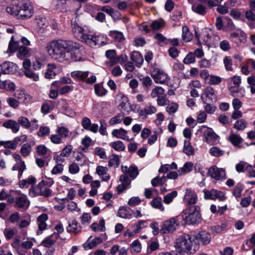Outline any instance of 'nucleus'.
<instances>
[{"mask_svg": "<svg viewBox=\"0 0 255 255\" xmlns=\"http://www.w3.org/2000/svg\"><path fill=\"white\" fill-rule=\"evenodd\" d=\"M109 35L118 42L122 41L124 39V36L123 33L118 31H111L110 32Z\"/></svg>", "mask_w": 255, "mask_h": 255, "instance_id": "7c9ffc66", "label": "nucleus"}, {"mask_svg": "<svg viewBox=\"0 0 255 255\" xmlns=\"http://www.w3.org/2000/svg\"><path fill=\"white\" fill-rule=\"evenodd\" d=\"M195 242L198 245V241L200 240L203 245H207L210 242L211 236L206 231H201L196 236H194Z\"/></svg>", "mask_w": 255, "mask_h": 255, "instance_id": "4468645a", "label": "nucleus"}, {"mask_svg": "<svg viewBox=\"0 0 255 255\" xmlns=\"http://www.w3.org/2000/svg\"><path fill=\"white\" fill-rule=\"evenodd\" d=\"M247 123L244 119L239 120L234 124V128L237 130H243L246 128Z\"/></svg>", "mask_w": 255, "mask_h": 255, "instance_id": "79ce46f5", "label": "nucleus"}, {"mask_svg": "<svg viewBox=\"0 0 255 255\" xmlns=\"http://www.w3.org/2000/svg\"><path fill=\"white\" fill-rule=\"evenodd\" d=\"M141 250V245L138 240L134 241L131 245L130 251L131 253H137Z\"/></svg>", "mask_w": 255, "mask_h": 255, "instance_id": "4c0bfd02", "label": "nucleus"}, {"mask_svg": "<svg viewBox=\"0 0 255 255\" xmlns=\"http://www.w3.org/2000/svg\"><path fill=\"white\" fill-rule=\"evenodd\" d=\"M14 36L12 35L9 43L8 50L10 53H13L16 51L19 47L18 42L13 41Z\"/></svg>", "mask_w": 255, "mask_h": 255, "instance_id": "72a5a7b5", "label": "nucleus"}, {"mask_svg": "<svg viewBox=\"0 0 255 255\" xmlns=\"http://www.w3.org/2000/svg\"><path fill=\"white\" fill-rule=\"evenodd\" d=\"M48 219V216L45 213H42L37 218L38 229L36 231L37 235H40L42 232L47 228V224L45 222Z\"/></svg>", "mask_w": 255, "mask_h": 255, "instance_id": "ddd939ff", "label": "nucleus"}, {"mask_svg": "<svg viewBox=\"0 0 255 255\" xmlns=\"http://www.w3.org/2000/svg\"><path fill=\"white\" fill-rule=\"evenodd\" d=\"M77 223H73L72 224H69L68 227H67V230L69 233H78L80 231V229L77 227Z\"/></svg>", "mask_w": 255, "mask_h": 255, "instance_id": "13d9d810", "label": "nucleus"}, {"mask_svg": "<svg viewBox=\"0 0 255 255\" xmlns=\"http://www.w3.org/2000/svg\"><path fill=\"white\" fill-rule=\"evenodd\" d=\"M205 141L210 144H216L219 142V136L213 130L209 128L204 132Z\"/></svg>", "mask_w": 255, "mask_h": 255, "instance_id": "9d476101", "label": "nucleus"}, {"mask_svg": "<svg viewBox=\"0 0 255 255\" xmlns=\"http://www.w3.org/2000/svg\"><path fill=\"white\" fill-rule=\"evenodd\" d=\"M128 174L131 178L134 179L138 174L137 167L136 166H130Z\"/></svg>", "mask_w": 255, "mask_h": 255, "instance_id": "5fc2aeb1", "label": "nucleus"}, {"mask_svg": "<svg viewBox=\"0 0 255 255\" xmlns=\"http://www.w3.org/2000/svg\"><path fill=\"white\" fill-rule=\"evenodd\" d=\"M116 51L115 50H108L106 52V56L111 60L113 65H114V60L116 58Z\"/></svg>", "mask_w": 255, "mask_h": 255, "instance_id": "603ef678", "label": "nucleus"}, {"mask_svg": "<svg viewBox=\"0 0 255 255\" xmlns=\"http://www.w3.org/2000/svg\"><path fill=\"white\" fill-rule=\"evenodd\" d=\"M17 67L13 62L6 61L0 64V71L3 74H12L16 72Z\"/></svg>", "mask_w": 255, "mask_h": 255, "instance_id": "1a4fd4ad", "label": "nucleus"}, {"mask_svg": "<svg viewBox=\"0 0 255 255\" xmlns=\"http://www.w3.org/2000/svg\"><path fill=\"white\" fill-rule=\"evenodd\" d=\"M81 124L83 128L88 130L91 127L92 123L89 118L85 117L83 118Z\"/></svg>", "mask_w": 255, "mask_h": 255, "instance_id": "0e129e2a", "label": "nucleus"}, {"mask_svg": "<svg viewBox=\"0 0 255 255\" xmlns=\"http://www.w3.org/2000/svg\"><path fill=\"white\" fill-rule=\"evenodd\" d=\"M128 131L124 129L123 128H120L119 129H114L112 131V135L114 136H115L119 138H121L123 139H126L125 137H124V136L126 135Z\"/></svg>", "mask_w": 255, "mask_h": 255, "instance_id": "c85d7f7f", "label": "nucleus"}, {"mask_svg": "<svg viewBox=\"0 0 255 255\" xmlns=\"http://www.w3.org/2000/svg\"><path fill=\"white\" fill-rule=\"evenodd\" d=\"M24 74L27 77L32 79L35 81H37L39 79L38 75L30 70L25 71Z\"/></svg>", "mask_w": 255, "mask_h": 255, "instance_id": "4d7b16f0", "label": "nucleus"}, {"mask_svg": "<svg viewBox=\"0 0 255 255\" xmlns=\"http://www.w3.org/2000/svg\"><path fill=\"white\" fill-rule=\"evenodd\" d=\"M85 42L89 44L90 46H100L102 43H104L103 42L100 43L99 42V36L96 35H89L88 39H86Z\"/></svg>", "mask_w": 255, "mask_h": 255, "instance_id": "b1692460", "label": "nucleus"}, {"mask_svg": "<svg viewBox=\"0 0 255 255\" xmlns=\"http://www.w3.org/2000/svg\"><path fill=\"white\" fill-rule=\"evenodd\" d=\"M0 145H3L6 148L12 149H15L17 147L13 139L12 140H7L5 141H0Z\"/></svg>", "mask_w": 255, "mask_h": 255, "instance_id": "a18cd8bd", "label": "nucleus"}, {"mask_svg": "<svg viewBox=\"0 0 255 255\" xmlns=\"http://www.w3.org/2000/svg\"><path fill=\"white\" fill-rule=\"evenodd\" d=\"M130 211H131V209L129 207H120L118 210V216L123 218L130 219L132 217Z\"/></svg>", "mask_w": 255, "mask_h": 255, "instance_id": "5701e85b", "label": "nucleus"}, {"mask_svg": "<svg viewBox=\"0 0 255 255\" xmlns=\"http://www.w3.org/2000/svg\"><path fill=\"white\" fill-rule=\"evenodd\" d=\"M56 159L57 164L53 168L51 171V173L53 174H57L62 173L63 170V165L58 163V161H62L60 156H57L56 157H54Z\"/></svg>", "mask_w": 255, "mask_h": 255, "instance_id": "393cba45", "label": "nucleus"}, {"mask_svg": "<svg viewBox=\"0 0 255 255\" xmlns=\"http://www.w3.org/2000/svg\"><path fill=\"white\" fill-rule=\"evenodd\" d=\"M27 139V136L25 134H22L18 136L15 137L14 139V142L16 145L21 144L22 142L25 141Z\"/></svg>", "mask_w": 255, "mask_h": 255, "instance_id": "680f3d73", "label": "nucleus"}, {"mask_svg": "<svg viewBox=\"0 0 255 255\" xmlns=\"http://www.w3.org/2000/svg\"><path fill=\"white\" fill-rule=\"evenodd\" d=\"M251 9L245 12V17L249 21L254 22L255 21V14Z\"/></svg>", "mask_w": 255, "mask_h": 255, "instance_id": "e2e57ef3", "label": "nucleus"}, {"mask_svg": "<svg viewBox=\"0 0 255 255\" xmlns=\"http://www.w3.org/2000/svg\"><path fill=\"white\" fill-rule=\"evenodd\" d=\"M124 117V114L123 113H119L117 116L112 118L109 122V124L111 125H115L117 124L120 123Z\"/></svg>", "mask_w": 255, "mask_h": 255, "instance_id": "37998d69", "label": "nucleus"}, {"mask_svg": "<svg viewBox=\"0 0 255 255\" xmlns=\"http://www.w3.org/2000/svg\"><path fill=\"white\" fill-rule=\"evenodd\" d=\"M152 77L156 83L163 84L168 79L167 74L159 70H157L155 74L152 75Z\"/></svg>", "mask_w": 255, "mask_h": 255, "instance_id": "a211bd4d", "label": "nucleus"}, {"mask_svg": "<svg viewBox=\"0 0 255 255\" xmlns=\"http://www.w3.org/2000/svg\"><path fill=\"white\" fill-rule=\"evenodd\" d=\"M127 60L128 57L127 55L125 54H122L120 56L116 57V59L114 60V65L118 63L122 64L125 62Z\"/></svg>", "mask_w": 255, "mask_h": 255, "instance_id": "69168bd1", "label": "nucleus"}, {"mask_svg": "<svg viewBox=\"0 0 255 255\" xmlns=\"http://www.w3.org/2000/svg\"><path fill=\"white\" fill-rule=\"evenodd\" d=\"M6 102L8 105L12 108L16 109L19 106V102L13 98H8Z\"/></svg>", "mask_w": 255, "mask_h": 255, "instance_id": "bf43d9fd", "label": "nucleus"}, {"mask_svg": "<svg viewBox=\"0 0 255 255\" xmlns=\"http://www.w3.org/2000/svg\"><path fill=\"white\" fill-rule=\"evenodd\" d=\"M120 164L119 156L116 154H113L111 156L109 161L108 165L110 167L115 166L118 167Z\"/></svg>", "mask_w": 255, "mask_h": 255, "instance_id": "c756f323", "label": "nucleus"}, {"mask_svg": "<svg viewBox=\"0 0 255 255\" xmlns=\"http://www.w3.org/2000/svg\"><path fill=\"white\" fill-rule=\"evenodd\" d=\"M43 182H39L36 186H32L29 189L28 194L31 197H34L37 196H41L42 189L43 187L42 185Z\"/></svg>", "mask_w": 255, "mask_h": 255, "instance_id": "aec40b11", "label": "nucleus"}, {"mask_svg": "<svg viewBox=\"0 0 255 255\" xmlns=\"http://www.w3.org/2000/svg\"><path fill=\"white\" fill-rule=\"evenodd\" d=\"M210 153L214 156L218 157L223 155L224 153V151L216 146H214L210 148Z\"/></svg>", "mask_w": 255, "mask_h": 255, "instance_id": "49530a36", "label": "nucleus"}, {"mask_svg": "<svg viewBox=\"0 0 255 255\" xmlns=\"http://www.w3.org/2000/svg\"><path fill=\"white\" fill-rule=\"evenodd\" d=\"M244 189V185L242 183H238L235 187L233 194L236 198H240L241 196V193Z\"/></svg>", "mask_w": 255, "mask_h": 255, "instance_id": "a19ab883", "label": "nucleus"}, {"mask_svg": "<svg viewBox=\"0 0 255 255\" xmlns=\"http://www.w3.org/2000/svg\"><path fill=\"white\" fill-rule=\"evenodd\" d=\"M31 150V145L28 143H25L21 147L20 153L23 156L26 157L30 154Z\"/></svg>", "mask_w": 255, "mask_h": 255, "instance_id": "e433bc0d", "label": "nucleus"}, {"mask_svg": "<svg viewBox=\"0 0 255 255\" xmlns=\"http://www.w3.org/2000/svg\"><path fill=\"white\" fill-rule=\"evenodd\" d=\"M221 82V77L214 75H210L207 83L210 85H218Z\"/></svg>", "mask_w": 255, "mask_h": 255, "instance_id": "de8ad7c7", "label": "nucleus"}, {"mask_svg": "<svg viewBox=\"0 0 255 255\" xmlns=\"http://www.w3.org/2000/svg\"><path fill=\"white\" fill-rule=\"evenodd\" d=\"M195 62V57L193 53L189 52L183 60V62L185 64L193 63Z\"/></svg>", "mask_w": 255, "mask_h": 255, "instance_id": "3c124183", "label": "nucleus"}, {"mask_svg": "<svg viewBox=\"0 0 255 255\" xmlns=\"http://www.w3.org/2000/svg\"><path fill=\"white\" fill-rule=\"evenodd\" d=\"M192 10L195 12L201 15H205L206 13L205 7L201 4L197 5L196 6H193Z\"/></svg>", "mask_w": 255, "mask_h": 255, "instance_id": "09e8293b", "label": "nucleus"}, {"mask_svg": "<svg viewBox=\"0 0 255 255\" xmlns=\"http://www.w3.org/2000/svg\"><path fill=\"white\" fill-rule=\"evenodd\" d=\"M182 30L183 39L186 41H189L191 39V36L189 33L187 32L189 30L188 27L184 26L182 27Z\"/></svg>", "mask_w": 255, "mask_h": 255, "instance_id": "6e6d98bb", "label": "nucleus"}, {"mask_svg": "<svg viewBox=\"0 0 255 255\" xmlns=\"http://www.w3.org/2000/svg\"><path fill=\"white\" fill-rule=\"evenodd\" d=\"M139 81L141 82L142 85L148 88L152 84V81L151 78L148 76H142L139 78Z\"/></svg>", "mask_w": 255, "mask_h": 255, "instance_id": "ea45409f", "label": "nucleus"}, {"mask_svg": "<svg viewBox=\"0 0 255 255\" xmlns=\"http://www.w3.org/2000/svg\"><path fill=\"white\" fill-rule=\"evenodd\" d=\"M58 238V233H54L51 236L46 237L41 243V245L46 247L52 246Z\"/></svg>", "mask_w": 255, "mask_h": 255, "instance_id": "6ab92c4d", "label": "nucleus"}, {"mask_svg": "<svg viewBox=\"0 0 255 255\" xmlns=\"http://www.w3.org/2000/svg\"><path fill=\"white\" fill-rule=\"evenodd\" d=\"M15 193L17 195L15 196V206L23 211L27 210L30 205V201L27 196L21 193L20 191H16Z\"/></svg>", "mask_w": 255, "mask_h": 255, "instance_id": "423d86ee", "label": "nucleus"}, {"mask_svg": "<svg viewBox=\"0 0 255 255\" xmlns=\"http://www.w3.org/2000/svg\"><path fill=\"white\" fill-rule=\"evenodd\" d=\"M162 199L161 197H157L154 198L151 202V204L152 207L160 209L161 211H163L164 208L161 203Z\"/></svg>", "mask_w": 255, "mask_h": 255, "instance_id": "473e14b6", "label": "nucleus"}, {"mask_svg": "<svg viewBox=\"0 0 255 255\" xmlns=\"http://www.w3.org/2000/svg\"><path fill=\"white\" fill-rule=\"evenodd\" d=\"M194 236L185 234L178 238L175 242L176 251L180 254H194L198 250L199 245L195 242Z\"/></svg>", "mask_w": 255, "mask_h": 255, "instance_id": "f03ea898", "label": "nucleus"}, {"mask_svg": "<svg viewBox=\"0 0 255 255\" xmlns=\"http://www.w3.org/2000/svg\"><path fill=\"white\" fill-rule=\"evenodd\" d=\"M120 181L122 183L119 185L117 187L118 194H121L124 190L128 188L130 186L131 181L129 179L128 175L127 174H123L120 177Z\"/></svg>", "mask_w": 255, "mask_h": 255, "instance_id": "9b49d317", "label": "nucleus"}, {"mask_svg": "<svg viewBox=\"0 0 255 255\" xmlns=\"http://www.w3.org/2000/svg\"><path fill=\"white\" fill-rule=\"evenodd\" d=\"M208 174L212 178L218 180H224L226 178L225 170L223 168H218L216 166H213L209 169Z\"/></svg>", "mask_w": 255, "mask_h": 255, "instance_id": "6e6552de", "label": "nucleus"}, {"mask_svg": "<svg viewBox=\"0 0 255 255\" xmlns=\"http://www.w3.org/2000/svg\"><path fill=\"white\" fill-rule=\"evenodd\" d=\"M110 145L117 151H124L125 149V146L123 142L120 140L111 143Z\"/></svg>", "mask_w": 255, "mask_h": 255, "instance_id": "f704fd0d", "label": "nucleus"}, {"mask_svg": "<svg viewBox=\"0 0 255 255\" xmlns=\"http://www.w3.org/2000/svg\"><path fill=\"white\" fill-rule=\"evenodd\" d=\"M52 109V107L48 103H43L41 107V112L44 114L49 113Z\"/></svg>", "mask_w": 255, "mask_h": 255, "instance_id": "774afa93", "label": "nucleus"}, {"mask_svg": "<svg viewBox=\"0 0 255 255\" xmlns=\"http://www.w3.org/2000/svg\"><path fill=\"white\" fill-rule=\"evenodd\" d=\"M47 51L51 57L60 62L64 60V43L62 40H53L47 43Z\"/></svg>", "mask_w": 255, "mask_h": 255, "instance_id": "7ed1b4c3", "label": "nucleus"}, {"mask_svg": "<svg viewBox=\"0 0 255 255\" xmlns=\"http://www.w3.org/2000/svg\"><path fill=\"white\" fill-rule=\"evenodd\" d=\"M180 222L176 218L173 217L165 221L160 226V233L161 234H167L173 233L177 227L179 226Z\"/></svg>", "mask_w": 255, "mask_h": 255, "instance_id": "39448f33", "label": "nucleus"}, {"mask_svg": "<svg viewBox=\"0 0 255 255\" xmlns=\"http://www.w3.org/2000/svg\"><path fill=\"white\" fill-rule=\"evenodd\" d=\"M131 60L135 63V65L139 67L143 62V58L141 53L138 51H133L130 55Z\"/></svg>", "mask_w": 255, "mask_h": 255, "instance_id": "f3484780", "label": "nucleus"}, {"mask_svg": "<svg viewBox=\"0 0 255 255\" xmlns=\"http://www.w3.org/2000/svg\"><path fill=\"white\" fill-rule=\"evenodd\" d=\"M228 140L235 146H238L243 141L240 136L233 133L230 134Z\"/></svg>", "mask_w": 255, "mask_h": 255, "instance_id": "a878e982", "label": "nucleus"}, {"mask_svg": "<svg viewBox=\"0 0 255 255\" xmlns=\"http://www.w3.org/2000/svg\"><path fill=\"white\" fill-rule=\"evenodd\" d=\"M178 108V105L177 104L172 103L170 105H168L166 108V111L168 113H175Z\"/></svg>", "mask_w": 255, "mask_h": 255, "instance_id": "338daca9", "label": "nucleus"}, {"mask_svg": "<svg viewBox=\"0 0 255 255\" xmlns=\"http://www.w3.org/2000/svg\"><path fill=\"white\" fill-rule=\"evenodd\" d=\"M18 125L25 128H29L31 127V123L29 120L25 117H20L17 120Z\"/></svg>", "mask_w": 255, "mask_h": 255, "instance_id": "2f4dec72", "label": "nucleus"}, {"mask_svg": "<svg viewBox=\"0 0 255 255\" xmlns=\"http://www.w3.org/2000/svg\"><path fill=\"white\" fill-rule=\"evenodd\" d=\"M83 28L77 25H74L72 28V32L74 36L79 40L85 42L86 39H88V35L84 33Z\"/></svg>", "mask_w": 255, "mask_h": 255, "instance_id": "f8f14e48", "label": "nucleus"}, {"mask_svg": "<svg viewBox=\"0 0 255 255\" xmlns=\"http://www.w3.org/2000/svg\"><path fill=\"white\" fill-rule=\"evenodd\" d=\"M184 200H188V203L190 204H194L197 201V195L196 193L192 191L190 189H186L184 196Z\"/></svg>", "mask_w": 255, "mask_h": 255, "instance_id": "412c9836", "label": "nucleus"}, {"mask_svg": "<svg viewBox=\"0 0 255 255\" xmlns=\"http://www.w3.org/2000/svg\"><path fill=\"white\" fill-rule=\"evenodd\" d=\"M50 133V129L47 127L41 126L37 133L40 137L44 136L49 135Z\"/></svg>", "mask_w": 255, "mask_h": 255, "instance_id": "864d4df0", "label": "nucleus"}, {"mask_svg": "<svg viewBox=\"0 0 255 255\" xmlns=\"http://www.w3.org/2000/svg\"><path fill=\"white\" fill-rule=\"evenodd\" d=\"M80 48L79 44L72 41H65V58L69 60L68 57H70L72 60L76 61V57L73 55V52H75Z\"/></svg>", "mask_w": 255, "mask_h": 255, "instance_id": "0eeeda50", "label": "nucleus"}, {"mask_svg": "<svg viewBox=\"0 0 255 255\" xmlns=\"http://www.w3.org/2000/svg\"><path fill=\"white\" fill-rule=\"evenodd\" d=\"M177 195V192L176 191H173L171 192L166 195L163 198V202L165 204H168L170 203L173 198H175Z\"/></svg>", "mask_w": 255, "mask_h": 255, "instance_id": "c9c22d12", "label": "nucleus"}, {"mask_svg": "<svg viewBox=\"0 0 255 255\" xmlns=\"http://www.w3.org/2000/svg\"><path fill=\"white\" fill-rule=\"evenodd\" d=\"M2 126L6 128L11 129L12 132L17 133L20 128L18 123L12 120H8L2 124Z\"/></svg>", "mask_w": 255, "mask_h": 255, "instance_id": "dca6fc26", "label": "nucleus"}, {"mask_svg": "<svg viewBox=\"0 0 255 255\" xmlns=\"http://www.w3.org/2000/svg\"><path fill=\"white\" fill-rule=\"evenodd\" d=\"M200 208L198 206H191L183 212V218L191 224L199 223L201 220Z\"/></svg>", "mask_w": 255, "mask_h": 255, "instance_id": "20e7f679", "label": "nucleus"}, {"mask_svg": "<svg viewBox=\"0 0 255 255\" xmlns=\"http://www.w3.org/2000/svg\"><path fill=\"white\" fill-rule=\"evenodd\" d=\"M36 182V178L30 176L26 179H22L19 181L18 185L20 188H27L30 185H32Z\"/></svg>", "mask_w": 255, "mask_h": 255, "instance_id": "4be33fe9", "label": "nucleus"}, {"mask_svg": "<svg viewBox=\"0 0 255 255\" xmlns=\"http://www.w3.org/2000/svg\"><path fill=\"white\" fill-rule=\"evenodd\" d=\"M164 93V90L161 87H156L154 88L151 93V96L153 98L160 96L159 95H163Z\"/></svg>", "mask_w": 255, "mask_h": 255, "instance_id": "c03bdc74", "label": "nucleus"}, {"mask_svg": "<svg viewBox=\"0 0 255 255\" xmlns=\"http://www.w3.org/2000/svg\"><path fill=\"white\" fill-rule=\"evenodd\" d=\"M183 152L187 155H193L194 149L189 141L185 140Z\"/></svg>", "mask_w": 255, "mask_h": 255, "instance_id": "bb28decb", "label": "nucleus"}, {"mask_svg": "<svg viewBox=\"0 0 255 255\" xmlns=\"http://www.w3.org/2000/svg\"><path fill=\"white\" fill-rule=\"evenodd\" d=\"M6 12L19 19H27L31 17L34 10L30 2L26 0H14L6 8Z\"/></svg>", "mask_w": 255, "mask_h": 255, "instance_id": "f257e3e1", "label": "nucleus"}, {"mask_svg": "<svg viewBox=\"0 0 255 255\" xmlns=\"http://www.w3.org/2000/svg\"><path fill=\"white\" fill-rule=\"evenodd\" d=\"M218 191L215 189H212L211 191H204V197L206 199L214 200L217 199V194Z\"/></svg>", "mask_w": 255, "mask_h": 255, "instance_id": "58836bf2", "label": "nucleus"}, {"mask_svg": "<svg viewBox=\"0 0 255 255\" xmlns=\"http://www.w3.org/2000/svg\"><path fill=\"white\" fill-rule=\"evenodd\" d=\"M205 93L206 97L209 98L212 102L215 103L217 101V98L214 94V90L213 87H208L206 88Z\"/></svg>", "mask_w": 255, "mask_h": 255, "instance_id": "cd10ccee", "label": "nucleus"}, {"mask_svg": "<svg viewBox=\"0 0 255 255\" xmlns=\"http://www.w3.org/2000/svg\"><path fill=\"white\" fill-rule=\"evenodd\" d=\"M224 63L227 71H233V69L232 67V60L231 59L229 58L228 57H225L224 59Z\"/></svg>", "mask_w": 255, "mask_h": 255, "instance_id": "052dcab7", "label": "nucleus"}, {"mask_svg": "<svg viewBox=\"0 0 255 255\" xmlns=\"http://www.w3.org/2000/svg\"><path fill=\"white\" fill-rule=\"evenodd\" d=\"M94 89L95 94L98 96H104L107 92L106 89L104 88H101L100 85L98 84L95 85Z\"/></svg>", "mask_w": 255, "mask_h": 255, "instance_id": "8fccbe9b", "label": "nucleus"}, {"mask_svg": "<svg viewBox=\"0 0 255 255\" xmlns=\"http://www.w3.org/2000/svg\"><path fill=\"white\" fill-rule=\"evenodd\" d=\"M91 238L92 237H89L83 245V247L85 250L92 249L103 242V240L100 237H96L92 240Z\"/></svg>", "mask_w": 255, "mask_h": 255, "instance_id": "2eb2a0df", "label": "nucleus"}]
</instances>
